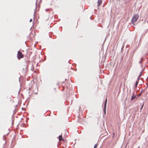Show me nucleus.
<instances>
[{"mask_svg": "<svg viewBox=\"0 0 148 148\" xmlns=\"http://www.w3.org/2000/svg\"><path fill=\"white\" fill-rule=\"evenodd\" d=\"M139 17V15L138 14H135L133 15L131 21V22L133 23L134 25V23L136 22L137 21Z\"/></svg>", "mask_w": 148, "mask_h": 148, "instance_id": "nucleus-1", "label": "nucleus"}, {"mask_svg": "<svg viewBox=\"0 0 148 148\" xmlns=\"http://www.w3.org/2000/svg\"><path fill=\"white\" fill-rule=\"evenodd\" d=\"M23 55L21 51H18L17 57L18 59L20 60L21 58H23Z\"/></svg>", "mask_w": 148, "mask_h": 148, "instance_id": "nucleus-2", "label": "nucleus"}, {"mask_svg": "<svg viewBox=\"0 0 148 148\" xmlns=\"http://www.w3.org/2000/svg\"><path fill=\"white\" fill-rule=\"evenodd\" d=\"M59 140L60 141L64 140V139L62 138V135H60L59 136Z\"/></svg>", "mask_w": 148, "mask_h": 148, "instance_id": "nucleus-3", "label": "nucleus"}, {"mask_svg": "<svg viewBox=\"0 0 148 148\" xmlns=\"http://www.w3.org/2000/svg\"><path fill=\"white\" fill-rule=\"evenodd\" d=\"M102 3V0H98V5L99 6Z\"/></svg>", "mask_w": 148, "mask_h": 148, "instance_id": "nucleus-4", "label": "nucleus"}, {"mask_svg": "<svg viewBox=\"0 0 148 148\" xmlns=\"http://www.w3.org/2000/svg\"><path fill=\"white\" fill-rule=\"evenodd\" d=\"M136 96L134 95V94H133L131 98V100L132 101L134 98H136Z\"/></svg>", "mask_w": 148, "mask_h": 148, "instance_id": "nucleus-5", "label": "nucleus"}, {"mask_svg": "<svg viewBox=\"0 0 148 148\" xmlns=\"http://www.w3.org/2000/svg\"><path fill=\"white\" fill-rule=\"evenodd\" d=\"M97 144H96L95 145L94 148H97Z\"/></svg>", "mask_w": 148, "mask_h": 148, "instance_id": "nucleus-6", "label": "nucleus"}, {"mask_svg": "<svg viewBox=\"0 0 148 148\" xmlns=\"http://www.w3.org/2000/svg\"><path fill=\"white\" fill-rule=\"evenodd\" d=\"M106 104L105 103L104 105V109H106Z\"/></svg>", "mask_w": 148, "mask_h": 148, "instance_id": "nucleus-7", "label": "nucleus"}, {"mask_svg": "<svg viewBox=\"0 0 148 148\" xmlns=\"http://www.w3.org/2000/svg\"><path fill=\"white\" fill-rule=\"evenodd\" d=\"M138 84V81H137L136 82V87Z\"/></svg>", "mask_w": 148, "mask_h": 148, "instance_id": "nucleus-8", "label": "nucleus"}, {"mask_svg": "<svg viewBox=\"0 0 148 148\" xmlns=\"http://www.w3.org/2000/svg\"><path fill=\"white\" fill-rule=\"evenodd\" d=\"M106 109H104V110H103V111H104V112L105 113V114H106Z\"/></svg>", "mask_w": 148, "mask_h": 148, "instance_id": "nucleus-9", "label": "nucleus"}, {"mask_svg": "<svg viewBox=\"0 0 148 148\" xmlns=\"http://www.w3.org/2000/svg\"><path fill=\"white\" fill-rule=\"evenodd\" d=\"M143 106H144V104H143V105L142 106L141 108V109H140L141 110L143 108Z\"/></svg>", "mask_w": 148, "mask_h": 148, "instance_id": "nucleus-10", "label": "nucleus"}, {"mask_svg": "<svg viewBox=\"0 0 148 148\" xmlns=\"http://www.w3.org/2000/svg\"><path fill=\"white\" fill-rule=\"evenodd\" d=\"M107 99H106L105 100V103H106V104H107Z\"/></svg>", "mask_w": 148, "mask_h": 148, "instance_id": "nucleus-11", "label": "nucleus"}, {"mask_svg": "<svg viewBox=\"0 0 148 148\" xmlns=\"http://www.w3.org/2000/svg\"><path fill=\"white\" fill-rule=\"evenodd\" d=\"M32 21V19H30V20H29V22H31Z\"/></svg>", "mask_w": 148, "mask_h": 148, "instance_id": "nucleus-12", "label": "nucleus"}, {"mask_svg": "<svg viewBox=\"0 0 148 148\" xmlns=\"http://www.w3.org/2000/svg\"><path fill=\"white\" fill-rule=\"evenodd\" d=\"M140 63H141V61L140 62Z\"/></svg>", "mask_w": 148, "mask_h": 148, "instance_id": "nucleus-13", "label": "nucleus"}]
</instances>
